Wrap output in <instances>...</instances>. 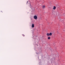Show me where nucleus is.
Masks as SVG:
<instances>
[{"instance_id": "nucleus-11", "label": "nucleus", "mask_w": 65, "mask_h": 65, "mask_svg": "<svg viewBox=\"0 0 65 65\" xmlns=\"http://www.w3.org/2000/svg\"><path fill=\"white\" fill-rule=\"evenodd\" d=\"M23 36H25V35H23Z\"/></svg>"}, {"instance_id": "nucleus-12", "label": "nucleus", "mask_w": 65, "mask_h": 65, "mask_svg": "<svg viewBox=\"0 0 65 65\" xmlns=\"http://www.w3.org/2000/svg\"><path fill=\"white\" fill-rule=\"evenodd\" d=\"M27 2H28V1H27Z\"/></svg>"}, {"instance_id": "nucleus-2", "label": "nucleus", "mask_w": 65, "mask_h": 65, "mask_svg": "<svg viewBox=\"0 0 65 65\" xmlns=\"http://www.w3.org/2000/svg\"><path fill=\"white\" fill-rule=\"evenodd\" d=\"M32 28H34V24H33L32 25Z\"/></svg>"}, {"instance_id": "nucleus-13", "label": "nucleus", "mask_w": 65, "mask_h": 65, "mask_svg": "<svg viewBox=\"0 0 65 65\" xmlns=\"http://www.w3.org/2000/svg\"><path fill=\"white\" fill-rule=\"evenodd\" d=\"M52 62H53V61H52Z\"/></svg>"}, {"instance_id": "nucleus-1", "label": "nucleus", "mask_w": 65, "mask_h": 65, "mask_svg": "<svg viewBox=\"0 0 65 65\" xmlns=\"http://www.w3.org/2000/svg\"><path fill=\"white\" fill-rule=\"evenodd\" d=\"M34 18L35 20H37V19H38L37 17V16L36 15H35L34 16Z\"/></svg>"}, {"instance_id": "nucleus-5", "label": "nucleus", "mask_w": 65, "mask_h": 65, "mask_svg": "<svg viewBox=\"0 0 65 65\" xmlns=\"http://www.w3.org/2000/svg\"><path fill=\"white\" fill-rule=\"evenodd\" d=\"M56 7L54 6V8H53V9L55 10L56 9Z\"/></svg>"}, {"instance_id": "nucleus-10", "label": "nucleus", "mask_w": 65, "mask_h": 65, "mask_svg": "<svg viewBox=\"0 0 65 65\" xmlns=\"http://www.w3.org/2000/svg\"><path fill=\"white\" fill-rule=\"evenodd\" d=\"M54 60H55L54 59H53V61H54Z\"/></svg>"}, {"instance_id": "nucleus-8", "label": "nucleus", "mask_w": 65, "mask_h": 65, "mask_svg": "<svg viewBox=\"0 0 65 65\" xmlns=\"http://www.w3.org/2000/svg\"><path fill=\"white\" fill-rule=\"evenodd\" d=\"M48 39H51V37H48Z\"/></svg>"}, {"instance_id": "nucleus-4", "label": "nucleus", "mask_w": 65, "mask_h": 65, "mask_svg": "<svg viewBox=\"0 0 65 65\" xmlns=\"http://www.w3.org/2000/svg\"><path fill=\"white\" fill-rule=\"evenodd\" d=\"M49 35L50 36H52V33L51 32L49 34Z\"/></svg>"}, {"instance_id": "nucleus-3", "label": "nucleus", "mask_w": 65, "mask_h": 65, "mask_svg": "<svg viewBox=\"0 0 65 65\" xmlns=\"http://www.w3.org/2000/svg\"><path fill=\"white\" fill-rule=\"evenodd\" d=\"M43 8H45V6H42Z\"/></svg>"}, {"instance_id": "nucleus-6", "label": "nucleus", "mask_w": 65, "mask_h": 65, "mask_svg": "<svg viewBox=\"0 0 65 65\" xmlns=\"http://www.w3.org/2000/svg\"><path fill=\"white\" fill-rule=\"evenodd\" d=\"M47 36H50V34H49L48 33H47Z\"/></svg>"}, {"instance_id": "nucleus-9", "label": "nucleus", "mask_w": 65, "mask_h": 65, "mask_svg": "<svg viewBox=\"0 0 65 65\" xmlns=\"http://www.w3.org/2000/svg\"><path fill=\"white\" fill-rule=\"evenodd\" d=\"M42 58H43V55H42Z\"/></svg>"}, {"instance_id": "nucleus-7", "label": "nucleus", "mask_w": 65, "mask_h": 65, "mask_svg": "<svg viewBox=\"0 0 65 65\" xmlns=\"http://www.w3.org/2000/svg\"><path fill=\"white\" fill-rule=\"evenodd\" d=\"M43 25H42V28L43 30Z\"/></svg>"}]
</instances>
